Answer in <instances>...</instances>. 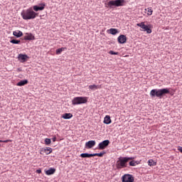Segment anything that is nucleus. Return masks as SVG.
Listing matches in <instances>:
<instances>
[{"instance_id": "nucleus-1", "label": "nucleus", "mask_w": 182, "mask_h": 182, "mask_svg": "<svg viewBox=\"0 0 182 182\" xmlns=\"http://www.w3.org/2000/svg\"><path fill=\"white\" fill-rule=\"evenodd\" d=\"M151 97L154 99V97H159V99H162L166 95H171L173 96L174 93L170 92V88H162V89H153L149 93Z\"/></svg>"}, {"instance_id": "nucleus-2", "label": "nucleus", "mask_w": 182, "mask_h": 182, "mask_svg": "<svg viewBox=\"0 0 182 182\" xmlns=\"http://www.w3.org/2000/svg\"><path fill=\"white\" fill-rule=\"evenodd\" d=\"M130 160H134V157H119L116 164L117 168L120 170V168L127 167V163H129Z\"/></svg>"}, {"instance_id": "nucleus-3", "label": "nucleus", "mask_w": 182, "mask_h": 182, "mask_svg": "<svg viewBox=\"0 0 182 182\" xmlns=\"http://www.w3.org/2000/svg\"><path fill=\"white\" fill-rule=\"evenodd\" d=\"M37 16H38V14L33 11L32 9H28L21 12V16L23 19H24L25 21H28L30 19H35V18H36Z\"/></svg>"}, {"instance_id": "nucleus-4", "label": "nucleus", "mask_w": 182, "mask_h": 182, "mask_svg": "<svg viewBox=\"0 0 182 182\" xmlns=\"http://www.w3.org/2000/svg\"><path fill=\"white\" fill-rule=\"evenodd\" d=\"M85 103H87V97H75L72 100V104L73 106H76L77 105H85Z\"/></svg>"}, {"instance_id": "nucleus-5", "label": "nucleus", "mask_w": 182, "mask_h": 182, "mask_svg": "<svg viewBox=\"0 0 182 182\" xmlns=\"http://www.w3.org/2000/svg\"><path fill=\"white\" fill-rule=\"evenodd\" d=\"M136 26L141 28L142 31H144V32H146V33H151V28H150V26L144 24V22L137 23Z\"/></svg>"}, {"instance_id": "nucleus-6", "label": "nucleus", "mask_w": 182, "mask_h": 182, "mask_svg": "<svg viewBox=\"0 0 182 182\" xmlns=\"http://www.w3.org/2000/svg\"><path fill=\"white\" fill-rule=\"evenodd\" d=\"M122 182H134V176L130 173H125L122 176Z\"/></svg>"}, {"instance_id": "nucleus-7", "label": "nucleus", "mask_w": 182, "mask_h": 182, "mask_svg": "<svg viewBox=\"0 0 182 182\" xmlns=\"http://www.w3.org/2000/svg\"><path fill=\"white\" fill-rule=\"evenodd\" d=\"M109 144H110V141H109V139L102 141L98 144V150H105Z\"/></svg>"}, {"instance_id": "nucleus-8", "label": "nucleus", "mask_w": 182, "mask_h": 182, "mask_svg": "<svg viewBox=\"0 0 182 182\" xmlns=\"http://www.w3.org/2000/svg\"><path fill=\"white\" fill-rule=\"evenodd\" d=\"M117 41H118V43H120V44L126 43V42L127 41V37H126V36L124 35H120L117 38Z\"/></svg>"}, {"instance_id": "nucleus-9", "label": "nucleus", "mask_w": 182, "mask_h": 182, "mask_svg": "<svg viewBox=\"0 0 182 182\" xmlns=\"http://www.w3.org/2000/svg\"><path fill=\"white\" fill-rule=\"evenodd\" d=\"M94 146H96V141L91 140L85 143V147H87V149H92Z\"/></svg>"}, {"instance_id": "nucleus-10", "label": "nucleus", "mask_w": 182, "mask_h": 182, "mask_svg": "<svg viewBox=\"0 0 182 182\" xmlns=\"http://www.w3.org/2000/svg\"><path fill=\"white\" fill-rule=\"evenodd\" d=\"M126 0H114V6H124Z\"/></svg>"}, {"instance_id": "nucleus-11", "label": "nucleus", "mask_w": 182, "mask_h": 182, "mask_svg": "<svg viewBox=\"0 0 182 182\" xmlns=\"http://www.w3.org/2000/svg\"><path fill=\"white\" fill-rule=\"evenodd\" d=\"M45 4H42L41 6H33V11L38 12V11H43L45 9Z\"/></svg>"}, {"instance_id": "nucleus-12", "label": "nucleus", "mask_w": 182, "mask_h": 182, "mask_svg": "<svg viewBox=\"0 0 182 182\" xmlns=\"http://www.w3.org/2000/svg\"><path fill=\"white\" fill-rule=\"evenodd\" d=\"M56 169L55 168H50V169L46 171V174L47 176H52V174H55Z\"/></svg>"}, {"instance_id": "nucleus-13", "label": "nucleus", "mask_w": 182, "mask_h": 182, "mask_svg": "<svg viewBox=\"0 0 182 182\" xmlns=\"http://www.w3.org/2000/svg\"><path fill=\"white\" fill-rule=\"evenodd\" d=\"M63 119L68 120L69 119H72L73 117V114L72 113H65L62 115Z\"/></svg>"}, {"instance_id": "nucleus-14", "label": "nucleus", "mask_w": 182, "mask_h": 182, "mask_svg": "<svg viewBox=\"0 0 182 182\" xmlns=\"http://www.w3.org/2000/svg\"><path fill=\"white\" fill-rule=\"evenodd\" d=\"M140 164V161H134V160H131L129 162V165L131 166V167H134L137 165Z\"/></svg>"}, {"instance_id": "nucleus-15", "label": "nucleus", "mask_w": 182, "mask_h": 182, "mask_svg": "<svg viewBox=\"0 0 182 182\" xmlns=\"http://www.w3.org/2000/svg\"><path fill=\"white\" fill-rule=\"evenodd\" d=\"M24 41H35V36L30 33L26 36H24Z\"/></svg>"}, {"instance_id": "nucleus-16", "label": "nucleus", "mask_w": 182, "mask_h": 182, "mask_svg": "<svg viewBox=\"0 0 182 182\" xmlns=\"http://www.w3.org/2000/svg\"><path fill=\"white\" fill-rule=\"evenodd\" d=\"M13 35L14 36H16V38H21V36H23V33H22L21 31H14Z\"/></svg>"}, {"instance_id": "nucleus-17", "label": "nucleus", "mask_w": 182, "mask_h": 182, "mask_svg": "<svg viewBox=\"0 0 182 182\" xmlns=\"http://www.w3.org/2000/svg\"><path fill=\"white\" fill-rule=\"evenodd\" d=\"M25 85H28V80H21L16 84V86H25Z\"/></svg>"}, {"instance_id": "nucleus-18", "label": "nucleus", "mask_w": 182, "mask_h": 182, "mask_svg": "<svg viewBox=\"0 0 182 182\" xmlns=\"http://www.w3.org/2000/svg\"><path fill=\"white\" fill-rule=\"evenodd\" d=\"M104 123L105 124H110L112 123V119H110V117L109 115H107L104 119Z\"/></svg>"}, {"instance_id": "nucleus-19", "label": "nucleus", "mask_w": 182, "mask_h": 182, "mask_svg": "<svg viewBox=\"0 0 182 182\" xmlns=\"http://www.w3.org/2000/svg\"><path fill=\"white\" fill-rule=\"evenodd\" d=\"M18 59L21 60H25L26 59H28V55L26 54H19Z\"/></svg>"}, {"instance_id": "nucleus-20", "label": "nucleus", "mask_w": 182, "mask_h": 182, "mask_svg": "<svg viewBox=\"0 0 182 182\" xmlns=\"http://www.w3.org/2000/svg\"><path fill=\"white\" fill-rule=\"evenodd\" d=\"M156 164H157V163L154 161L153 159H149L148 161V165L150 166V167H153L156 166Z\"/></svg>"}, {"instance_id": "nucleus-21", "label": "nucleus", "mask_w": 182, "mask_h": 182, "mask_svg": "<svg viewBox=\"0 0 182 182\" xmlns=\"http://www.w3.org/2000/svg\"><path fill=\"white\" fill-rule=\"evenodd\" d=\"M44 153H46V154H50V153H52V148L50 147L44 148Z\"/></svg>"}, {"instance_id": "nucleus-22", "label": "nucleus", "mask_w": 182, "mask_h": 182, "mask_svg": "<svg viewBox=\"0 0 182 182\" xmlns=\"http://www.w3.org/2000/svg\"><path fill=\"white\" fill-rule=\"evenodd\" d=\"M89 89H91V90H96V89H99V86L96 85H89Z\"/></svg>"}, {"instance_id": "nucleus-23", "label": "nucleus", "mask_w": 182, "mask_h": 182, "mask_svg": "<svg viewBox=\"0 0 182 182\" xmlns=\"http://www.w3.org/2000/svg\"><path fill=\"white\" fill-rule=\"evenodd\" d=\"M106 154V151H103L100 153H96L95 154V156H97L98 157H103V155Z\"/></svg>"}, {"instance_id": "nucleus-24", "label": "nucleus", "mask_w": 182, "mask_h": 182, "mask_svg": "<svg viewBox=\"0 0 182 182\" xmlns=\"http://www.w3.org/2000/svg\"><path fill=\"white\" fill-rule=\"evenodd\" d=\"M10 43H14V45H18V44L21 43V41L13 39L10 41Z\"/></svg>"}, {"instance_id": "nucleus-25", "label": "nucleus", "mask_w": 182, "mask_h": 182, "mask_svg": "<svg viewBox=\"0 0 182 182\" xmlns=\"http://www.w3.org/2000/svg\"><path fill=\"white\" fill-rule=\"evenodd\" d=\"M63 50H65V48H58L56 50V54L60 55V53H62V52H63Z\"/></svg>"}, {"instance_id": "nucleus-26", "label": "nucleus", "mask_w": 182, "mask_h": 182, "mask_svg": "<svg viewBox=\"0 0 182 182\" xmlns=\"http://www.w3.org/2000/svg\"><path fill=\"white\" fill-rule=\"evenodd\" d=\"M80 157H82V159H86V158L89 159V154L87 153L81 154Z\"/></svg>"}, {"instance_id": "nucleus-27", "label": "nucleus", "mask_w": 182, "mask_h": 182, "mask_svg": "<svg viewBox=\"0 0 182 182\" xmlns=\"http://www.w3.org/2000/svg\"><path fill=\"white\" fill-rule=\"evenodd\" d=\"M145 11L148 12V15H152L153 14V10H151V8L146 9Z\"/></svg>"}, {"instance_id": "nucleus-28", "label": "nucleus", "mask_w": 182, "mask_h": 182, "mask_svg": "<svg viewBox=\"0 0 182 182\" xmlns=\"http://www.w3.org/2000/svg\"><path fill=\"white\" fill-rule=\"evenodd\" d=\"M50 143H51L50 139L47 138L45 139V144H46V146H49V144H50Z\"/></svg>"}, {"instance_id": "nucleus-29", "label": "nucleus", "mask_w": 182, "mask_h": 182, "mask_svg": "<svg viewBox=\"0 0 182 182\" xmlns=\"http://www.w3.org/2000/svg\"><path fill=\"white\" fill-rule=\"evenodd\" d=\"M108 33H110L111 35H114V28H110L107 30Z\"/></svg>"}, {"instance_id": "nucleus-30", "label": "nucleus", "mask_w": 182, "mask_h": 182, "mask_svg": "<svg viewBox=\"0 0 182 182\" xmlns=\"http://www.w3.org/2000/svg\"><path fill=\"white\" fill-rule=\"evenodd\" d=\"M109 6H114V1H111L108 3Z\"/></svg>"}, {"instance_id": "nucleus-31", "label": "nucleus", "mask_w": 182, "mask_h": 182, "mask_svg": "<svg viewBox=\"0 0 182 182\" xmlns=\"http://www.w3.org/2000/svg\"><path fill=\"white\" fill-rule=\"evenodd\" d=\"M95 154H88V159L90 157H95Z\"/></svg>"}, {"instance_id": "nucleus-32", "label": "nucleus", "mask_w": 182, "mask_h": 182, "mask_svg": "<svg viewBox=\"0 0 182 182\" xmlns=\"http://www.w3.org/2000/svg\"><path fill=\"white\" fill-rule=\"evenodd\" d=\"M36 173H38V174H41V173H42V171L41 169H37L36 171Z\"/></svg>"}, {"instance_id": "nucleus-33", "label": "nucleus", "mask_w": 182, "mask_h": 182, "mask_svg": "<svg viewBox=\"0 0 182 182\" xmlns=\"http://www.w3.org/2000/svg\"><path fill=\"white\" fill-rule=\"evenodd\" d=\"M8 141H9V140H5V141L0 140V143H8Z\"/></svg>"}, {"instance_id": "nucleus-34", "label": "nucleus", "mask_w": 182, "mask_h": 182, "mask_svg": "<svg viewBox=\"0 0 182 182\" xmlns=\"http://www.w3.org/2000/svg\"><path fill=\"white\" fill-rule=\"evenodd\" d=\"M178 150L180 151V153H182V146H178Z\"/></svg>"}, {"instance_id": "nucleus-35", "label": "nucleus", "mask_w": 182, "mask_h": 182, "mask_svg": "<svg viewBox=\"0 0 182 182\" xmlns=\"http://www.w3.org/2000/svg\"><path fill=\"white\" fill-rule=\"evenodd\" d=\"M117 33H119V30L114 28V35H116Z\"/></svg>"}, {"instance_id": "nucleus-36", "label": "nucleus", "mask_w": 182, "mask_h": 182, "mask_svg": "<svg viewBox=\"0 0 182 182\" xmlns=\"http://www.w3.org/2000/svg\"><path fill=\"white\" fill-rule=\"evenodd\" d=\"M109 53H110V55H114V50H110Z\"/></svg>"}, {"instance_id": "nucleus-37", "label": "nucleus", "mask_w": 182, "mask_h": 182, "mask_svg": "<svg viewBox=\"0 0 182 182\" xmlns=\"http://www.w3.org/2000/svg\"><path fill=\"white\" fill-rule=\"evenodd\" d=\"M52 141H53V142L56 141V136H54V137L52 139Z\"/></svg>"}, {"instance_id": "nucleus-38", "label": "nucleus", "mask_w": 182, "mask_h": 182, "mask_svg": "<svg viewBox=\"0 0 182 182\" xmlns=\"http://www.w3.org/2000/svg\"><path fill=\"white\" fill-rule=\"evenodd\" d=\"M114 55H119V53H116V52H115V53H114Z\"/></svg>"}]
</instances>
